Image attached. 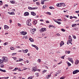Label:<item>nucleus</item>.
Listing matches in <instances>:
<instances>
[{
  "mask_svg": "<svg viewBox=\"0 0 79 79\" xmlns=\"http://www.w3.org/2000/svg\"><path fill=\"white\" fill-rule=\"evenodd\" d=\"M2 61H3H3L5 63H7V62L8 61V58L6 57H3L2 58Z\"/></svg>",
  "mask_w": 79,
  "mask_h": 79,
  "instance_id": "obj_1",
  "label": "nucleus"
},
{
  "mask_svg": "<svg viewBox=\"0 0 79 79\" xmlns=\"http://www.w3.org/2000/svg\"><path fill=\"white\" fill-rule=\"evenodd\" d=\"M72 42V39H71V36H69V40L68 41H67V44L68 45H69Z\"/></svg>",
  "mask_w": 79,
  "mask_h": 79,
  "instance_id": "obj_2",
  "label": "nucleus"
},
{
  "mask_svg": "<svg viewBox=\"0 0 79 79\" xmlns=\"http://www.w3.org/2000/svg\"><path fill=\"white\" fill-rule=\"evenodd\" d=\"M30 21H31V20H27L26 22L27 25V26H31V23H30Z\"/></svg>",
  "mask_w": 79,
  "mask_h": 79,
  "instance_id": "obj_3",
  "label": "nucleus"
},
{
  "mask_svg": "<svg viewBox=\"0 0 79 79\" xmlns=\"http://www.w3.org/2000/svg\"><path fill=\"white\" fill-rule=\"evenodd\" d=\"M47 29L46 28H42L40 30V32H45V31H46Z\"/></svg>",
  "mask_w": 79,
  "mask_h": 79,
  "instance_id": "obj_4",
  "label": "nucleus"
},
{
  "mask_svg": "<svg viewBox=\"0 0 79 79\" xmlns=\"http://www.w3.org/2000/svg\"><path fill=\"white\" fill-rule=\"evenodd\" d=\"M79 71L78 70H76L75 71H74L73 72V74H76L77 73H79Z\"/></svg>",
  "mask_w": 79,
  "mask_h": 79,
  "instance_id": "obj_5",
  "label": "nucleus"
},
{
  "mask_svg": "<svg viewBox=\"0 0 79 79\" xmlns=\"http://www.w3.org/2000/svg\"><path fill=\"white\" fill-rule=\"evenodd\" d=\"M4 29H6L7 30L9 29V27L6 25H5L4 26Z\"/></svg>",
  "mask_w": 79,
  "mask_h": 79,
  "instance_id": "obj_6",
  "label": "nucleus"
},
{
  "mask_svg": "<svg viewBox=\"0 0 79 79\" xmlns=\"http://www.w3.org/2000/svg\"><path fill=\"white\" fill-rule=\"evenodd\" d=\"M20 34H22V35H26V34H27V32L23 31L20 32Z\"/></svg>",
  "mask_w": 79,
  "mask_h": 79,
  "instance_id": "obj_7",
  "label": "nucleus"
},
{
  "mask_svg": "<svg viewBox=\"0 0 79 79\" xmlns=\"http://www.w3.org/2000/svg\"><path fill=\"white\" fill-rule=\"evenodd\" d=\"M24 15L25 16H28V15H29V13L28 12H26L24 13Z\"/></svg>",
  "mask_w": 79,
  "mask_h": 79,
  "instance_id": "obj_8",
  "label": "nucleus"
},
{
  "mask_svg": "<svg viewBox=\"0 0 79 79\" xmlns=\"http://www.w3.org/2000/svg\"><path fill=\"white\" fill-rule=\"evenodd\" d=\"M64 42L63 41H61L60 44V47H62V45H63L64 44Z\"/></svg>",
  "mask_w": 79,
  "mask_h": 79,
  "instance_id": "obj_9",
  "label": "nucleus"
},
{
  "mask_svg": "<svg viewBox=\"0 0 79 79\" xmlns=\"http://www.w3.org/2000/svg\"><path fill=\"white\" fill-rule=\"evenodd\" d=\"M31 15H33V16H35V15H36V14L34 12H31Z\"/></svg>",
  "mask_w": 79,
  "mask_h": 79,
  "instance_id": "obj_10",
  "label": "nucleus"
},
{
  "mask_svg": "<svg viewBox=\"0 0 79 79\" xmlns=\"http://www.w3.org/2000/svg\"><path fill=\"white\" fill-rule=\"evenodd\" d=\"M79 63V61L78 60H76L75 63V64H77Z\"/></svg>",
  "mask_w": 79,
  "mask_h": 79,
  "instance_id": "obj_11",
  "label": "nucleus"
},
{
  "mask_svg": "<svg viewBox=\"0 0 79 79\" xmlns=\"http://www.w3.org/2000/svg\"><path fill=\"white\" fill-rule=\"evenodd\" d=\"M22 51H23V53H27V52H28V50L27 49H26L25 50H23Z\"/></svg>",
  "mask_w": 79,
  "mask_h": 79,
  "instance_id": "obj_12",
  "label": "nucleus"
},
{
  "mask_svg": "<svg viewBox=\"0 0 79 79\" xmlns=\"http://www.w3.org/2000/svg\"><path fill=\"white\" fill-rule=\"evenodd\" d=\"M0 71H2V72H3L4 73H6V71L5 70H3L0 68Z\"/></svg>",
  "mask_w": 79,
  "mask_h": 79,
  "instance_id": "obj_13",
  "label": "nucleus"
},
{
  "mask_svg": "<svg viewBox=\"0 0 79 79\" xmlns=\"http://www.w3.org/2000/svg\"><path fill=\"white\" fill-rule=\"evenodd\" d=\"M37 21L36 20H34L33 22V24H37Z\"/></svg>",
  "mask_w": 79,
  "mask_h": 79,
  "instance_id": "obj_14",
  "label": "nucleus"
},
{
  "mask_svg": "<svg viewBox=\"0 0 79 79\" xmlns=\"http://www.w3.org/2000/svg\"><path fill=\"white\" fill-rule=\"evenodd\" d=\"M54 21L55 22H56V23H58V24H61V22H60L58 21H57L56 20H54Z\"/></svg>",
  "mask_w": 79,
  "mask_h": 79,
  "instance_id": "obj_15",
  "label": "nucleus"
},
{
  "mask_svg": "<svg viewBox=\"0 0 79 79\" xmlns=\"http://www.w3.org/2000/svg\"><path fill=\"white\" fill-rule=\"evenodd\" d=\"M56 5L59 7H60L61 6V3H59L58 4H57Z\"/></svg>",
  "mask_w": 79,
  "mask_h": 79,
  "instance_id": "obj_16",
  "label": "nucleus"
},
{
  "mask_svg": "<svg viewBox=\"0 0 79 79\" xmlns=\"http://www.w3.org/2000/svg\"><path fill=\"white\" fill-rule=\"evenodd\" d=\"M77 26V24L76 23L73 24L72 25V27H76V26Z\"/></svg>",
  "mask_w": 79,
  "mask_h": 79,
  "instance_id": "obj_17",
  "label": "nucleus"
},
{
  "mask_svg": "<svg viewBox=\"0 0 79 79\" xmlns=\"http://www.w3.org/2000/svg\"><path fill=\"white\" fill-rule=\"evenodd\" d=\"M29 40H30L31 42H34V40L31 38H29Z\"/></svg>",
  "mask_w": 79,
  "mask_h": 79,
  "instance_id": "obj_18",
  "label": "nucleus"
},
{
  "mask_svg": "<svg viewBox=\"0 0 79 79\" xmlns=\"http://www.w3.org/2000/svg\"><path fill=\"white\" fill-rule=\"evenodd\" d=\"M8 13H9V15H15V13H14L13 12H8Z\"/></svg>",
  "mask_w": 79,
  "mask_h": 79,
  "instance_id": "obj_19",
  "label": "nucleus"
},
{
  "mask_svg": "<svg viewBox=\"0 0 79 79\" xmlns=\"http://www.w3.org/2000/svg\"><path fill=\"white\" fill-rule=\"evenodd\" d=\"M61 5H62L63 6H66V4L64 3H61Z\"/></svg>",
  "mask_w": 79,
  "mask_h": 79,
  "instance_id": "obj_20",
  "label": "nucleus"
},
{
  "mask_svg": "<svg viewBox=\"0 0 79 79\" xmlns=\"http://www.w3.org/2000/svg\"><path fill=\"white\" fill-rule=\"evenodd\" d=\"M43 2H41V3L42 5H44V2H45L46 0L48 1L49 0H43Z\"/></svg>",
  "mask_w": 79,
  "mask_h": 79,
  "instance_id": "obj_21",
  "label": "nucleus"
},
{
  "mask_svg": "<svg viewBox=\"0 0 79 79\" xmlns=\"http://www.w3.org/2000/svg\"><path fill=\"white\" fill-rule=\"evenodd\" d=\"M28 9H29V10H33V8L29 6L28 7Z\"/></svg>",
  "mask_w": 79,
  "mask_h": 79,
  "instance_id": "obj_22",
  "label": "nucleus"
},
{
  "mask_svg": "<svg viewBox=\"0 0 79 79\" xmlns=\"http://www.w3.org/2000/svg\"><path fill=\"white\" fill-rule=\"evenodd\" d=\"M61 73V70H59L57 72V74H60Z\"/></svg>",
  "mask_w": 79,
  "mask_h": 79,
  "instance_id": "obj_23",
  "label": "nucleus"
},
{
  "mask_svg": "<svg viewBox=\"0 0 79 79\" xmlns=\"http://www.w3.org/2000/svg\"><path fill=\"white\" fill-rule=\"evenodd\" d=\"M19 61H24V60L23 59L21 58H19Z\"/></svg>",
  "mask_w": 79,
  "mask_h": 79,
  "instance_id": "obj_24",
  "label": "nucleus"
},
{
  "mask_svg": "<svg viewBox=\"0 0 79 79\" xmlns=\"http://www.w3.org/2000/svg\"><path fill=\"white\" fill-rule=\"evenodd\" d=\"M67 63V64H68V66H71V63H69L68 62Z\"/></svg>",
  "mask_w": 79,
  "mask_h": 79,
  "instance_id": "obj_25",
  "label": "nucleus"
},
{
  "mask_svg": "<svg viewBox=\"0 0 79 79\" xmlns=\"http://www.w3.org/2000/svg\"><path fill=\"white\" fill-rule=\"evenodd\" d=\"M8 44V43H7V42H6L5 43L3 44V45L5 46V45H7Z\"/></svg>",
  "mask_w": 79,
  "mask_h": 79,
  "instance_id": "obj_26",
  "label": "nucleus"
},
{
  "mask_svg": "<svg viewBox=\"0 0 79 79\" xmlns=\"http://www.w3.org/2000/svg\"><path fill=\"white\" fill-rule=\"evenodd\" d=\"M31 31H32V32H35V31H36V29H32Z\"/></svg>",
  "mask_w": 79,
  "mask_h": 79,
  "instance_id": "obj_27",
  "label": "nucleus"
},
{
  "mask_svg": "<svg viewBox=\"0 0 79 79\" xmlns=\"http://www.w3.org/2000/svg\"><path fill=\"white\" fill-rule=\"evenodd\" d=\"M18 69V68H15L13 70V71H16V70H17Z\"/></svg>",
  "mask_w": 79,
  "mask_h": 79,
  "instance_id": "obj_28",
  "label": "nucleus"
},
{
  "mask_svg": "<svg viewBox=\"0 0 79 79\" xmlns=\"http://www.w3.org/2000/svg\"><path fill=\"white\" fill-rule=\"evenodd\" d=\"M49 8H50V9H51V10H52V9H54V8H53V7H52V6H50L49 7Z\"/></svg>",
  "mask_w": 79,
  "mask_h": 79,
  "instance_id": "obj_29",
  "label": "nucleus"
},
{
  "mask_svg": "<svg viewBox=\"0 0 79 79\" xmlns=\"http://www.w3.org/2000/svg\"><path fill=\"white\" fill-rule=\"evenodd\" d=\"M72 36L74 39H76V36H75L74 35H73Z\"/></svg>",
  "mask_w": 79,
  "mask_h": 79,
  "instance_id": "obj_30",
  "label": "nucleus"
},
{
  "mask_svg": "<svg viewBox=\"0 0 79 79\" xmlns=\"http://www.w3.org/2000/svg\"><path fill=\"white\" fill-rule=\"evenodd\" d=\"M47 8V6H43V9H45V8Z\"/></svg>",
  "mask_w": 79,
  "mask_h": 79,
  "instance_id": "obj_31",
  "label": "nucleus"
},
{
  "mask_svg": "<svg viewBox=\"0 0 79 79\" xmlns=\"http://www.w3.org/2000/svg\"><path fill=\"white\" fill-rule=\"evenodd\" d=\"M23 39H27V36H25L23 37Z\"/></svg>",
  "mask_w": 79,
  "mask_h": 79,
  "instance_id": "obj_32",
  "label": "nucleus"
},
{
  "mask_svg": "<svg viewBox=\"0 0 79 79\" xmlns=\"http://www.w3.org/2000/svg\"><path fill=\"white\" fill-rule=\"evenodd\" d=\"M10 3H12V4H13L15 3V2L13 1H10Z\"/></svg>",
  "mask_w": 79,
  "mask_h": 79,
  "instance_id": "obj_33",
  "label": "nucleus"
},
{
  "mask_svg": "<svg viewBox=\"0 0 79 79\" xmlns=\"http://www.w3.org/2000/svg\"><path fill=\"white\" fill-rule=\"evenodd\" d=\"M46 72H47V70H44L42 72V74H44V73H46Z\"/></svg>",
  "mask_w": 79,
  "mask_h": 79,
  "instance_id": "obj_34",
  "label": "nucleus"
},
{
  "mask_svg": "<svg viewBox=\"0 0 79 79\" xmlns=\"http://www.w3.org/2000/svg\"><path fill=\"white\" fill-rule=\"evenodd\" d=\"M33 69V70H34V71H37L36 67H34Z\"/></svg>",
  "mask_w": 79,
  "mask_h": 79,
  "instance_id": "obj_35",
  "label": "nucleus"
},
{
  "mask_svg": "<svg viewBox=\"0 0 79 79\" xmlns=\"http://www.w3.org/2000/svg\"><path fill=\"white\" fill-rule=\"evenodd\" d=\"M10 50H15V48L13 47H11L10 48Z\"/></svg>",
  "mask_w": 79,
  "mask_h": 79,
  "instance_id": "obj_36",
  "label": "nucleus"
},
{
  "mask_svg": "<svg viewBox=\"0 0 79 79\" xmlns=\"http://www.w3.org/2000/svg\"><path fill=\"white\" fill-rule=\"evenodd\" d=\"M17 25H18V26H19V27H21V24L19 23H18Z\"/></svg>",
  "mask_w": 79,
  "mask_h": 79,
  "instance_id": "obj_37",
  "label": "nucleus"
},
{
  "mask_svg": "<svg viewBox=\"0 0 79 79\" xmlns=\"http://www.w3.org/2000/svg\"><path fill=\"white\" fill-rule=\"evenodd\" d=\"M51 76V75H48L47 76V79H49V77Z\"/></svg>",
  "mask_w": 79,
  "mask_h": 79,
  "instance_id": "obj_38",
  "label": "nucleus"
},
{
  "mask_svg": "<svg viewBox=\"0 0 79 79\" xmlns=\"http://www.w3.org/2000/svg\"><path fill=\"white\" fill-rule=\"evenodd\" d=\"M38 62H39V63H40V62H41V59H39L38 60Z\"/></svg>",
  "mask_w": 79,
  "mask_h": 79,
  "instance_id": "obj_39",
  "label": "nucleus"
},
{
  "mask_svg": "<svg viewBox=\"0 0 79 79\" xmlns=\"http://www.w3.org/2000/svg\"><path fill=\"white\" fill-rule=\"evenodd\" d=\"M0 63H3V60L2 59H0Z\"/></svg>",
  "mask_w": 79,
  "mask_h": 79,
  "instance_id": "obj_40",
  "label": "nucleus"
},
{
  "mask_svg": "<svg viewBox=\"0 0 79 79\" xmlns=\"http://www.w3.org/2000/svg\"><path fill=\"white\" fill-rule=\"evenodd\" d=\"M35 48H36L37 50H39V48L37 47V46H36L35 47Z\"/></svg>",
  "mask_w": 79,
  "mask_h": 79,
  "instance_id": "obj_41",
  "label": "nucleus"
},
{
  "mask_svg": "<svg viewBox=\"0 0 79 79\" xmlns=\"http://www.w3.org/2000/svg\"><path fill=\"white\" fill-rule=\"evenodd\" d=\"M35 75H36V76H37V77L39 76V73H35Z\"/></svg>",
  "mask_w": 79,
  "mask_h": 79,
  "instance_id": "obj_42",
  "label": "nucleus"
},
{
  "mask_svg": "<svg viewBox=\"0 0 79 79\" xmlns=\"http://www.w3.org/2000/svg\"><path fill=\"white\" fill-rule=\"evenodd\" d=\"M1 68H4V65H3V64H1Z\"/></svg>",
  "mask_w": 79,
  "mask_h": 79,
  "instance_id": "obj_43",
  "label": "nucleus"
},
{
  "mask_svg": "<svg viewBox=\"0 0 79 79\" xmlns=\"http://www.w3.org/2000/svg\"><path fill=\"white\" fill-rule=\"evenodd\" d=\"M16 55V53H13L12 54V56H14V55Z\"/></svg>",
  "mask_w": 79,
  "mask_h": 79,
  "instance_id": "obj_44",
  "label": "nucleus"
},
{
  "mask_svg": "<svg viewBox=\"0 0 79 79\" xmlns=\"http://www.w3.org/2000/svg\"><path fill=\"white\" fill-rule=\"evenodd\" d=\"M53 27V25H49V28H50V27Z\"/></svg>",
  "mask_w": 79,
  "mask_h": 79,
  "instance_id": "obj_45",
  "label": "nucleus"
},
{
  "mask_svg": "<svg viewBox=\"0 0 79 79\" xmlns=\"http://www.w3.org/2000/svg\"><path fill=\"white\" fill-rule=\"evenodd\" d=\"M31 46H32V47H35H35L36 46V45H34V44H32Z\"/></svg>",
  "mask_w": 79,
  "mask_h": 79,
  "instance_id": "obj_46",
  "label": "nucleus"
},
{
  "mask_svg": "<svg viewBox=\"0 0 79 79\" xmlns=\"http://www.w3.org/2000/svg\"><path fill=\"white\" fill-rule=\"evenodd\" d=\"M64 56H63L61 57V58H62V59H64Z\"/></svg>",
  "mask_w": 79,
  "mask_h": 79,
  "instance_id": "obj_47",
  "label": "nucleus"
},
{
  "mask_svg": "<svg viewBox=\"0 0 79 79\" xmlns=\"http://www.w3.org/2000/svg\"><path fill=\"white\" fill-rule=\"evenodd\" d=\"M61 31H63V32H65V30H64L63 28L61 29Z\"/></svg>",
  "mask_w": 79,
  "mask_h": 79,
  "instance_id": "obj_48",
  "label": "nucleus"
},
{
  "mask_svg": "<svg viewBox=\"0 0 79 79\" xmlns=\"http://www.w3.org/2000/svg\"><path fill=\"white\" fill-rule=\"evenodd\" d=\"M73 18H75L76 19H77V18L76 16H73Z\"/></svg>",
  "mask_w": 79,
  "mask_h": 79,
  "instance_id": "obj_49",
  "label": "nucleus"
},
{
  "mask_svg": "<svg viewBox=\"0 0 79 79\" xmlns=\"http://www.w3.org/2000/svg\"><path fill=\"white\" fill-rule=\"evenodd\" d=\"M28 79H32V77H28Z\"/></svg>",
  "mask_w": 79,
  "mask_h": 79,
  "instance_id": "obj_50",
  "label": "nucleus"
},
{
  "mask_svg": "<svg viewBox=\"0 0 79 79\" xmlns=\"http://www.w3.org/2000/svg\"><path fill=\"white\" fill-rule=\"evenodd\" d=\"M47 13L48 14V15H51V13H50V12H48Z\"/></svg>",
  "mask_w": 79,
  "mask_h": 79,
  "instance_id": "obj_51",
  "label": "nucleus"
},
{
  "mask_svg": "<svg viewBox=\"0 0 79 79\" xmlns=\"http://www.w3.org/2000/svg\"><path fill=\"white\" fill-rule=\"evenodd\" d=\"M70 61H71V62L72 63H74L73 60L72 59Z\"/></svg>",
  "mask_w": 79,
  "mask_h": 79,
  "instance_id": "obj_52",
  "label": "nucleus"
},
{
  "mask_svg": "<svg viewBox=\"0 0 79 79\" xmlns=\"http://www.w3.org/2000/svg\"><path fill=\"white\" fill-rule=\"evenodd\" d=\"M70 51H67V53L68 54H69V53H70Z\"/></svg>",
  "mask_w": 79,
  "mask_h": 79,
  "instance_id": "obj_53",
  "label": "nucleus"
},
{
  "mask_svg": "<svg viewBox=\"0 0 79 79\" xmlns=\"http://www.w3.org/2000/svg\"><path fill=\"white\" fill-rule=\"evenodd\" d=\"M73 18V17H72V16H70V19H72Z\"/></svg>",
  "mask_w": 79,
  "mask_h": 79,
  "instance_id": "obj_54",
  "label": "nucleus"
},
{
  "mask_svg": "<svg viewBox=\"0 0 79 79\" xmlns=\"http://www.w3.org/2000/svg\"><path fill=\"white\" fill-rule=\"evenodd\" d=\"M14 59L15 60H17V58H16V57H14Z\"/></svg>",
  "mask_w": 79,
  "mask_h": 79,
  "instance_id": "obj_55",
  "label": "nucleus"
},
{
  "mask_svg": "<svg viewBox=\"0 0 79 79\" xmlns=\"http://www.w3.org/2000/svg\"><path fill=\"white\" fill-rule=\"evenodd\" d=\"M75 12H76V13H79V11H75Z\"/></svg>",
  "mask_w": 79,
  "mask_h": 79,
  "instance_id": "obj_56",
  "label": "nucleus"
},
{
  "mask_svg": "<svg viewBox=\"0 0 79 79\" xmlns=\"http://www.w3.org/2000/svg\"><path fill=\"white\" fill-rule=\"evenodd\" d=\"M36 5H40L39 2H36Z\"/></svg>",
  "mask_w": 79,
  "mask_h": 79,
  "instance_id": "obj_57",
  "label": "nucleus"
},
{
  "mask_svg": "<svg viewBox=\"0 0 79 79\" xmlns=\"http://www.w3.org/2000/svg\"><path fill=\"white\" fill-rule=\"evenodd\" d=\"M56 35L58 36H60V34L58 33L57 34H56Z\"/></svg>",
  "mask_w": 79,
  "mask_h": 79,
  "instance_id": "obj_58",
  "label": "nucleus"
},
{
  "mask_svg": "<svg viewBox=\"0 0 79 79\" xmlns=\"http://www.w3.org/2000/svg\"><path fill=\"white\" fill-rule=\"evenodd\" d=\"M16 48H20V46H17L16 47Z\"/></svg>",
  "mask_w": 79,
  "mask_h": 79,
  "instance_id": "obj_59",
  "label": "nucleus"
},
{
  "mask_svg": "<svg viewBox=\"0 0 79 79\" xmlns=\"http://www.w3.org/2000/svg\"><path fill=\"white\" fill-rule=\"evenodd\" d=\"M5 6H6V7H7V6H8V4H5Z\"/></svg>",
  "mask_w": 79,
  "mask_h": 79,
  "instance_id": "obj_60",
  "label": "nucleus"
},
{
  "mask_svg": "<svg viewBox=\"0 0 79 79\" xmlns=\"http://www.w3.org/2000/svg\"><path fill=\"white\" fill-rule=\"evenodd\" d=\"M46 23H49V21H46Z\"/></svg>",
  "mask_w": 79,
  "mask_h": 79,
  "instance_id": "obj_61",
  "label": "nucleus"
},
{
  "mask_svg": "<svg viewBox=\"0 0 79 79\" xmlns=\"http://www.w3.org/2000/svg\"><path fill=\"white\" fill-rule=\"evenodd\" d=\"M10 23H11L12 22L11 20H9Z\"/></svg>",
  "mask_w": 79,
  "mask_h": 79,
  "instance_id": "obj_62",
  "label": "nucleus"
},
{
  "mask_svg": "<svg viewBox=\"0 0 79 79\" xmlns=\"http://www.w3.org/2000/svg\"><path fill=\"white\" fill-rule=\"evenodd\" d=\"M65 53H66V54H67V53H68V51H65Z\"/></svg>",
  "mask_w": 79,
  "mask_h": 79,
  "instance_id": "obj_63",
  "label": "nucleus"
},
{
  "mask_svg": "<svg viewBox=\"0 0 79 79\" xmlns=\"http://www.w3.org/2000/svg\"><path fill=\"white\" fill-rule=\"evenodd\" d=\"M27 55H28V56H30V54L29 53H28L27 54Z\"/></svg>",
  "mask_w": 79,
  "mask_h": 79,
  "instance_id": "obj_64",
  "label": "nucleus"
}]
</instances>
